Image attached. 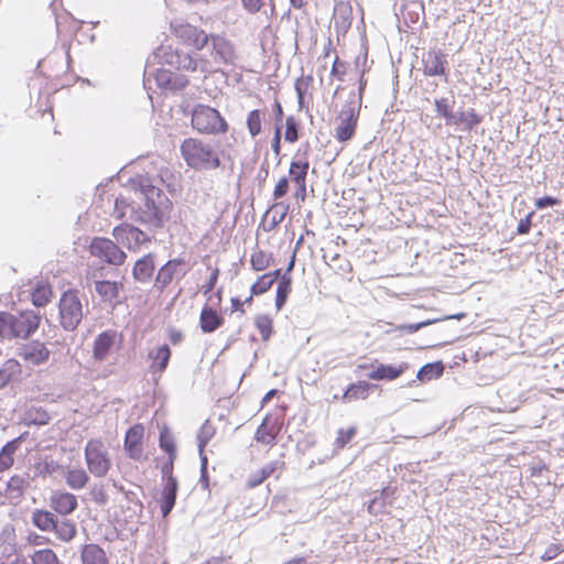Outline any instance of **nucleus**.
Returning <instances> with one entry per match:
<instances>
[{
  "label": "nucleus",
  "mask_w": 564,
  "mask_h": 564,
  "mask_svg": "<svg viewBox=\"0 0 564 564\" xmlns=\"http://www.w3.org/2000/svg\"><path fill=\"white\" fill-rule=\"evenodd\" d=\"M133 187L138 200L120 195L115 200V212L119 217H124L129 213L132 221L149 229L162 228L170 220L172 200L148 177H141Z\"/></svg>",
  "instance_id": "1"
},
{
  "label": "nucleus",
  "mask_w": 564,
  "mask_h": 564,
  "mask_svg": "<svg viewBox=\"0 0 564 564\" xmlns=\"http://www.w3.org/2000/svg\"><path fill=\"white\" fill-rule=\"evenodd\" d=\"M180 151L187 166L195 171H208L220 167V159L212 143L204 142L199 139H185Z\"/></svg>",
  "instance_id": "2"
},
{
  "label": "nucleus",
  "mask_w": 564,
  "mask_h": 564,
  "mask_svg": "<svg viewBox=\"0 0 564 564\" xmlns=\"http://www.w3.org/2000/svg\"><path fill=\"white\" fill-rule=\"evenodd\" d=\"M192 127L204 134H219L228 130L227 121L219 111L202 104L196 105L192 110Z\"/></svg>",
  "instance_id": "3"
},
{
  "label": "nucleus",
  "mask_w": 564,
  "mask_h": 564,
  "mask_svg": "<svg viewBox=\"0 0 564 564\" xmlns=\"http://www.w3.org/2000/svg\"><path fill=\"white\" fill-rule=\"evenodd\" d=\"M58 311L59 322L64 330L74 332L84 317L79 291L68 290L64 292L59 299Z\"/></svg>",
  "instance_id": "4"
},
{
  "label": "nucleus",
  "mask_w": 564,
  "mask_h": 564,
  "mask_svg": "<svg viewBox=\"0 0 564 564\" xmlns=\"http://www.w3.org/2000/svg\"><path fill=\"white\" fill-rule=\"evenodd\" d=\"M85 462L90 474L105 477L111 468L109 452L101 440L93 438L85 446Z\"/></svg>",
  "instance_id": "5"
},
{
  "label": "nucleus",
  "mask_w": 564,
  "mask_h": 564,
  "mask_svg": "<svg viewBox=\"0 0 564 564\" xmlns=\"http://www.w3.org/2000/svg\"><path fill=\"white\" fill-rule=\"evenodd\" d=\"M42 316L34 310L10 313V339H28L39 328Z\"/></svg>",
  "instance_id": "6"
},
{
  "label": "nucleus",
  "mask_w": 564,
  "mask_h": 564,
  "mask_svg": "<svg viewBox=\"0 0 564 564\" xmlns=\"http://www.w3.org/2000/svg\"><path fill=\"white\" fill-rule=\"evenodd\" d=\"M359 109L360 105L357 96L355 93H351L339 113L340 122L335 129V138L339 142H346L355 135Z\"/></svg>",
  "instance_id": "7"
},
{
  "label": "nucleus",
  "mask_w": 564,
  "mask_h": 564,
  "mask_svg": "<svg viewBox=\"0 0 564 564\" xmlns=\"http://www.w3.org/2000/svg\"><path fill=\"white\" fill-rule=\"evenodd\" d=\"M91 256L99 258L110 265H121L127 259V254L111 239L95 237L89 246Z\"/></svg>",
  "instance_id": "8"
},
{
  "label": "nucleus",
  "mask_w": 564,
  "mask_h": 564,
  "mask_svg": "<svg viewBox=\"0 0 564 564\" xmlns=\"http://www.w3.org/2000/svg\"><path fill=\"white\" fill-rule=\"evenodd\" d=\"M184 268L185 261L182 258L166 261L156 272L153 280V289L162 293L174 279L181 280L185 276L186 270Z\"/></svg>",
  "instance_id": "9"
},
{
  "label": "nucleus",
  "mask_w": 564,
  "mask_h": 564,
  "mask_svg": "<svg viewBox=\"0 0 564 564\" xmlns=\"http://www.w3.org/2000/svg\"><path fill=\"white\" fill-rule=\"evenodd\" d=\"M153 58L160 59V64L170 65L175 69H184L195 72L197 69V61L188 53L183 51H172L171 47H159L153 54Z\"/></svg>",
  "instance_id": "10"
},
{
  "label": "nucleus",
  "mask_w": 564,
  "mask_h": 564,
  "mask_svg": "<svg viewBox=\"0 0 564 564\" xmlns=\"http://www.w3.org/2000/svg\"><path fill=\"white\" fill-rule=\"evenodd\" d=\"M172 32L186 45L202 51L209 42L210 34L188 23H171Z\"/></svg>",
  "instance_id": "11"
},
{
  "label": "nucleus",
  "mask_w": 564,
  "mask_h": 564,
  "mask_svg": "<svg viewBox=\"0 0 564 564\" xmlns=\"http://www.w3.org/2000/svg\"><path fill=\"white\" fill-rule=\"evenodd\" d=\"M112 236L118 243H122L129 250H137L151 241L147 232L129 224L116 226L112 229Z\"/></svg>",
  "instance_id": "12"
},
{
  "label": "nucleus",
  "mask_w": 564,
  "mask_h": 564,
  "mask_svg": "<svg viewBox=\"0 0 564 564\" xmlns=\"http://www.w3.org/2000/svg\"><path fill=\"white\" fill-rule=\"evenodd\" d=\"M95 291L101 301L112 310L120 305L126 297L122 296L123 284L117 281L101 280L95 282Z\"/></svg>",
  "instance_id": "13"
},
{
  "label": "nucleus",
  "mask_w": 564,
  "mask_h": 564,
  "mask_svg": "<svg viewBox=\"0 0 564 564\" xmlns=\"http://www.w3.org/2000/svg\"><path fill=\"white\" fill-rule=\"evenodd\" d=\"M447 57L442 50H430L422 54L423 74L425 76H445L447 82Z\"/></svg>",
  "instance_id": "14"
},
{
  "label": "nucleus",
  "mask_w": 564,
  "mask_h": 564,
  "mask_svg": "<svg viewBox=\"0 0 564 564\" xmlns=\"http://www.w3.org/2000/svg\"><path fill=\"white\" fill-rule=\"evenodd\" d=\"M209 41H212V55L217 63L225 65H235L237 61V54L235 45L226 37L219 34H210Z\"/></svg>",
  "instance_id": "15"
},
{
  "label": "nucleus",
  "mask_w": 564,
  "mask_h": 564,
  "mask_svg": "<svg viewBox=\"0 0 564 564\" xmlns=\"http://www.w3.org/2000/svg\"><path fill=\"white\" fill-rule=\"evenodd\" d=\"M144 435V427L141 424H135L128 429L124 436L123 447L133 460H139L143 454L142 440Z\"/></svg>",
  "instance_id": "16"
},
{
  "label": "nucleus",
  "mask_w": 564,
  "mask_h": 564,
  "mask_svg": "<svg viewBox=\"0 0 564 564\" xmlns=\"http://www.w3.org/2000/svg\"><path fill=\"white\" fill-rule=\"evenodd\" d=\"M50 354L51 352L46 346L39 340H33L28 345H23L18 351V355L22 359L33 366H40L46 362L50 358Z\"/></svg>",
  "instance_id": "17"
},
{
  "label": "nucleus",
  "mask_w": 564,
  "mask_h": 564,
  "mask_svg": "<svg viewBox=\"0 0 564 564\" xmlns=\"http://www.w3.org/2000/svg\"><path fill=\"white\" fill-rule=\"evenodd\" d=\"M372 370L367 373V377L371 380L376 381H393L401 377L408 369V362H401L398 366L387 365V364H378L377 366H371Z\"/></svg>",
  "instance_id": "18"
},
{
  "label": "nucleus",
  "mask_w": 564,
  "mask_h": 564,
  "mask_svg": "<svg viewBox=\"0 0 564 564\" xmlns=\"http://www.w3.org/2000/svg\"><path fill=\"white\" fill-rule=\"evenodd\" d=\"M154 258L153 253H147L135 261L132 268V276L137 282L148 284L153 280L155 271Z\"/></svg>",
  "instance_id": "19"
},
{
  "label": "nucleus",
  "mask_w": 564,
  "mask_h": 564,
  "mask_svg": "<svg viewBox=\"0 0 564 564\" xmlns=\"http://www.w3.org/2000/svg\"><path fill=\"white\" fill-rule=\"evenodd\" d=\"M171 348L167 344H163L148 354V358L152 361L149 371L153 376H161L169 366L171 359Z\"/></svg>",
  "instance_id": "20"
},
{
  "label": "nucleus",
  "mask_w": 564,
  "mask_h": 564,
  "mask_svg": "<svg viewBox=\"0 0 564 564\" xmlns=\"http://www.w3.org/2000/svg\"><path fill=\"white\" fill-rule=\"evenodd\" d=\"M117 338V332L107 329L101 332L94 340L93 357L97 361H102L111 351Z\"/></svg>",
  "instance_id": "21"
},
{
  "label": "nucleus",
  "mask_w": 564,
  "mask_h": 564,
  "mask_svg": "<svg viewBox=\"0 0 564 564\" xmlns=\"http://www.w3.org/2000/svg\"><path fill=\"white\" fill-rule=\"evenodd\" d=\"M51 508L61 516L73 513L77 507V498L70 492L55 491L50 498Z\"/></svg>",
  "instance_id": "22"
},
{
  "label": "nucleus",
  "mask_w": 564,
  "mask_h": 564,
  "mask_svg": "<svg viewBox=\"0 0 564 564\" xmlns=\"http://www.w3.org/2000/svg\"><path fill=\"white\" fill-rule=\"evenodd\" d=\"M178 491V481L176 478H170L169 482H164L160 497V508L163 518H167L173 510Z\"/></svg>",
  "instance_id": "23"
},
{
  "label": "nucleus",
  "mask_w": 564,
  "mask_h": 564,
  "mask_svg": "<svg viewBox=\"0 0 564 564\" xmlns=\"http://www.w3.org/2000/svg\"><path fill=\"white\" fill-rule=\"evenodd\" d=\"M279 432L278 421L271 415H265L256 431L254 440L261 444L273 445Z\"/></svg>",
  "instance_id": "24"
},
{
  "label": "nucleus",
  "mask_w": 564,
  "mask_h": 564,
  "mask_svg": "<svg viewBox=\"0 0 564 564\" xmlns=\"http://www.w3.org/2000/svg\"><path fill=\"white\" fill-rule=\"evenodd\" d=\"M224 324V318L216 310L205 305L200 312L199 326L203 333L208 334L215 332Z\"/></svg>",
  "instance_id": "25"
},
{
  "label": "nucleus",
  "mask_w": 564,
  "mask_h": 564,
  "mask_svg": "<svg viewBox=\"0 0 564 564\" xmlns=\"http://www.w3.org/2000/svg\"><path fill=\"white\" fill-rule=\"evenodd\" d=\"M378 386L368 381H358L347 387L343 394L344 402H351L355 400H365L370 391L377 389Z\"/></svg>",
  "instance_id": "26"
},
{
  "label": "nucleus",
  "mask_w": 564,
  "mask_h": 564,
  "mask_svg": "<svg viewBox=\"0 0 564 564\" xmlns=\"http://www.w3.org/2000/svg\"><path fill=\"white\" fill-rule=\"evenodd\" d=\"M83 564H109L106 552L98 544H84L80 549Z\"/></svg>",
  "instance_id": "27"
},
{
  "label": "nucleus",
  "mask_w": 564,
  "mask_h": 564,
  "mask_svg": "<svg viewBox=\"0 0 564 564\" xmlns=\"http://www.w3.org/2000/svg\"><path fill=\"white\" fill-rule=\"evenodd\" d=\"M482 121V116L470 108L466 111L454 112V119L448 126H464L463 130L473 131Z\"/></svg>",
  "instance_id": "28"
},
{
  "label": "nucleus",
  "mask_w": 564,
  "mask_h": 564,
  "mask_svg": "<svg viewBox=\"0 0 564 564\" xmlns=\"http://www.w3.org/2000/svg\"><path fill=\"white\" fill-rule=\"evenodd\" d=\"M56 514L45 509H34L31 514V523L42 532H52Z\"/></svg>",
  "instance_id": "29"
},
{
  "label": "nucleus",
  "mask_w": 564,
  "mask_h": 564,
  "mask_svg": "<svg viewBox=\"0 0 564 564\" xmlns=\"http://www.w3.org/2000/svg\"><path fill=\"white\" fill-rule=\"evenodd\" d=\"M22 442V436L7 442L0 449V473L13 465V455Z\"/></svg>",
  "instance_id": "30"
},
{
  "label": "nucleus",
  "mask_w": 564,
  "mask_h": 564,
  "mask_svg": "<svg viewBox=\"0 0 564 564\" xmlns=\"http://www.w3.org/2000/svg\"><path fill=\"white\" fill-rule=\"evenodd\" d=\"M52 532H54L56 538L61 541L69 542L77 534L76 523L69 519L58 520V518H56Z\"/></svg>",
  "instance_id": "31"
},
{
  "label": "nucleus",
  "mask_w": 564,
  "mask_h": 564,
  "mask_svg": "<svg viewBox=\"0 0 564 564\" xmlns=\"http://www.w3.org/2000/svg\"><path fill=\"white\" fill-rule=\"evenodd\" d=\"M21 373V365L15 359L6 360L0 367V390Z\"/></svg>",
  "instance_id": "32"
},
{
  "label": "nucleus",
  "mask_w": 564,
  "mask_h": 564,
  "mask_svg": "<svg viewBox=\"0 0 564 564\" xmlns=\"http://www.w3.org/2000/svg\"><path fill=\"white\" fill-rule=\"evenodd\" d=\"M283 463L280 460H274L269 464H265L261 467V469L252 475H250L248 479V486L250 488H254L262 484L268 477H270L276 469L282 468Z\"/></svg>",
  "instance_id": "33"
},
{
  "label": "nucleus",
  "mask_w": 564,
  "mask_h": 564,
  "mask_svg": "<svg viewBox=\"0 0 564 564\" xmlns=\"http://www.w3.org/2000/svg\"><path fill=\"white\" fill-rule=\"evenodd\" d=\"M444 369H445V367H444L443 362L440 360L434 361V362H429L419 369V371L416 373V378L422 382L431 381L432 379L440 378L443 375Z\"/></svg>",
  "instance_id": "34"
},
{
  "label": "nucleus",
  "mask_w": 564,
  "mask_h": 564,
  "mask_svg": "<svg viewBox=\"0 0 564 564\" xmlns=\"http://www.w3.org/2000/svg\"><path fill=\"white\" fill-rule=\"evenodd\" d=\"M174 73L164 68H155L153 72L149 69V66L145 67L144 78L150 79L152 76L160 88L169 89L171 85V80L174 78Z\"/></svg>",
  "instance_id": "35"
},
{
  "label": "nucleus",
  "mask_w": 564,
  "mask_h": 564,
  "mask_svg": "<svg viewBox=\"0 0 564 564\" xmlns=\"http://www.w3.org/2000/svg\"><path fill=\"white\" fill-rule=\"evenodd\" d=\"M454 98H437L434 100L435 111L440 117H442L445 120L446 126H448L449 122L454 119Z\"/></svg>",
  "instance_id": "36"
},
{
  "label": "nucleus",
  "mask_w": 564,
  "mask_h": 564,
  "mask_svg": "<svg viewBox=\"0 0 564 564\" xmlns=\"http://www.w3.org/2000/svg\"><path fill=\"white\" fill-rule=\"evenodd\" d=\"M66 484L72 488V489H75V490H79V489H83L88 480H89V476L87 475V473L82 469V468H74V469H69L66 474Z\"/></svg>",
  "instance_id": "37"
},
{
  "label": "nucleus",
  "mask_w": 564,
  "mask_h": 564,
  "mask_svg": "<svg viewBox=\"0 0 564 564\" xmlns=\"http://www.w3.org/2000/svg\"><path fill=\"white\" fill-rule=\"evenodd\" d=\"M310 167L307 161H292L289 169L290 178L295 183L306 182V175Z\"/></svg>",
  "instance_id": "38"
},
{
  "label": "nucleus",
  "mask_w": 564,
  "mask_h": 564,
  "mask_svg": "<svg viewBox=\"0 0 564 564\" xmlns=\"http://www.w3.org/2000/svg\"><path fill=\"white\" fill-rule=\"evenodd\" d=\"M263 118L264 112L260 109H253L248 113L246 123L248 131L252 138L261 133Z\"/></svg>",
  "instance_id": "39"
},
{
  "label": "nucleus",
  "mask_w": 564,
  "mask_h": 564,
  "mask_svg": "<svg viewBox=\"0 0 564 564\" xmlns=\"http://www.w3.org/2000/svg\"><path fill=\"white\" fill-rule=\"evenodd\" d=\"M460 314L459 315H454V316H446L444 318H431V319H425V321H422V322H419V323H413V324H401V325H398L397 326V329L402 332V333H406V334H414L416 333L417 330L426 327V326H430L432 324H435L440 321H444V319H449L452 317L454 318H460Z\"/></svg>",
  "instance_id": "40"
},
{
  "label": "nucleus",
  "mask_w": 564,
  "mask_h": 564,
  "mask_svg": "<svg viewBox=\"0 0 564 564\" xmlns=\"http://www.w3.org/2000/svg\"><path fill=\"white\" fill-rule=\"evenodd\" d=\"M32 564H63L56 553L51 549H42L35 551L31 555Z\"/></svg>",
  "instance_id": "41"
},
{
  "label": "nucleus",
  "mask_w": 564,
  "mask_h": 564,
  "mask_svg": "<svg viewBox=\"0 0 564 564\" xmlns=\"http://www.w3.org/2000/svg\"><path fill=\"white\" fill-rule=\"evenodd\" d=\"M159 444L161 449L164 451L169 457L176 458V445L167 427H163L160 431Z\"/></svg>",
  "instance_id": "42"
},
{
  "label": "nucleus",
  "mask_w": 564,
  "mask_h": 564,
  "mask_svg": "<svg viewBox=\"0 0 564 564\" xmlns=\"http://www.w3.org/2000/svg\"><path fill=\"white\" fill-rule=\"evenodd\" d=\"M273 261V254L257 250L251 254L250 264L254 271L265 270Z\"/></svg>",
  "instance_id": "43"
},
{
  "label": "nucleus",
  "mask_w": 564,
  "mask_h": 564,
  "mask_svg": "<svg viewBox=\"0 0 564 564\" xmlns=\"http://www.w3.org/2000/svg\"><path fill=\"white\" fill-rule=\"evenodd\" d=\"M51 295L52 291L50 286L37 284L31 294L32 303L36 307H43L50 302Z\"/></svg>",
  "instance_id": "44"
},
{
  "label": "nucleus",
  "mask_w": 564,
  "mask_h": 564,
  "mask_svg": "<svg viewBox=\"0 0 564 564\" xmlns=\"http://www.w3.org/2000/svg\"><path fill=\"white\" fill-rule=\"evenodd\" d=\"M215 432V427L210 424L208 420H206L199 427L196 435L198 452H202V447H206L208 442L214 437Z\"/></svg>",
  "instance_id": "45"
},
{
  "label": "nucleus",
  "mask_w": 564,
  "mask_h": 564,
  "mask_svg": "<svg viewBox=\"0 0 564 564\" xmlns=\"http://www.w3.org/2000/svg\"><path fill=\"white\" fill-rule=\"evenodd\" d=\"M254 325L258 328L262 340H269L273 333L272 318L269 315H258L254 318Z\"/></svg>",
  "instance_id": "46"
},
{
  "label": "nucleus",
  "mask_w": 564,
  "mask_h": 564,
  "mask_svg": "<svg viewBox=\"0 0 564 564\" xmlns=\"http://www.w3.org/2000/svg\"><path fill=\"white\" fill-rule=\"evenodd\" d=\"M26 417L29 423L34 425H46L51 421L48 412L41 406L31 408L26 413Z\"/></svg>",
  "instance_id": "47"
},
{
  "label": "nucleus",
  "mask_w": 564,
  "mask_h": 564,
  "mask_svg": "<svg viewBox=\"0 0 564 564\" xmlns=\"http://www.w3.org/2000/svg\"><path fill=\"white\" fill-rule=\"evenodd\" d=\"M28 486H29V476L28 475H24V476L14 475L9 479V481L7 484L8 490L11 494H15V497H20L22 495L23 490Z\"/></svg>",
  "instance_id": "48"
},
{
  "label": "nucleus",
  "mask_w": 564,
  "mask_h": 564,
  "mask_svg": "<svg viewBox=\"0 0 564 564\" xmlns=\"http://www.w3.org/2000/svg\"><path fill=\"white\" fill-rule=\"evenodd\" d=\"M300 124L293 116H289L285 120V132L284 140L290 143H294L300 138Z\"/></svg>",
  "instance_id": "49"
},
{
  "label": "nucleus",
  "mask_w": 564,
  "mask_h": 564,
  "mask_svg": "<svg viewBox=\"0 0 564 564\" xmlns=\"http://www.w3.org/2000/svg\"><path fill=\"white\" fill-rule=\"evenodd\" d=\"M272 280L269 279V275L262 274L258 278V280L251 285L250 293L251 295H261L269 291L272 288Z\"/></svg>",
  "instance_id": "50"
},
{
  "label": "nucleus",
  "mask_w": 564,
  "mask_h": 564,
  "mask_svg": "<svg viewBox=\"0 0 564 564\" xmlns=\"http://www.w3.org/2000/svg\"><path fill=\"white\" fill-rule=\"evenodd\" d=\"M292 288L284 286V285H278L276 286V293H275V307L278 311L282 310V307L285 305L288 297L291 293Z\"/></svg>",
  "instance_id": "51"
},
{
  "label": "nucleus",
  "mask_w": 564,
  "mask_h": 564,
  "mask_svg": "<svg viewBox=\"0 0 564 564\" xmlns=\"http://www.w3.org/2000/svg\"><path fill=\"white\" fill-rule=\"evenodd\" d=\"M387 502L382 496H376L370 500L368 505V512L375 516L382 513L384 511Z\"/></svg>",
  "instance_id": "52"
},
{
  "label": "nucleus",
  "mask_w": 564,
  "mask_h": 564,
  "mask_svg": "<svg viewBox=\"0 0 564 564\" xmlns=\"http://www.w3.org/2000/svg\"><path fill=\"white\" fill-rule=\"evenodd\" d=\"M271 210L273 212L272 226H276L286 216L289 206L283 204H275L272 206Z\"/></svg>",
  "instance_id": "53"
},
{
  "label": "nucleus",
  "mask_w": 564,
  "mask_h": 564,
  "mask_svg": "<svg viewBox=\"0 0 564 564\" xmlns=\"http://www.w3.org/2000/svg\"><path fill=\"white\" fill-rule=\"evenodd\" d=\"M10 313L0 312V337L10 339Z\"/></svg>",
  "instance_id": "54"
},
{
  "label": "nucleus",
  "mask_w": 564,
  "mask_h": 564,
  "mask_svg": "<svg viewBox=\"0 0 564 564\" xmlns=\"http://www.w3.org/2000/svg\"><path fill=\"white\" fill-rule=\"evenodd\" d=\"M289 191V178L286 176H283L276 183L274 189H273V197L275 199L282 198L286 195Z\"/></svg>",
  "instance_id": "55"
},
{
  "label": "nucleus",
  "mask_w": 564,
  "mask_h": 564,
  "mask_svg": "<svg viewBox=\"0 0 564 564\" xmlns=\"http://www.w3.org/2000/svg\"><path fill=\"white\" fill-rule=\"evenodd\" d=\"M561 204V199L553 196H543L535 200V207L538 209H545L547 207L557 206Z\"/></svg>",
  "instance_id": "56"
},
{
  "label": "nucleus",
  "mask_w": 564,
  "mask_h": 564,
  "mask_svg": "<svg viewBox=\"0 0 564 564\" xmlns=\"http://www.w3.org/2000/svg\"><path fill=\"white\" fill-rule=\"evenodd\" d=\"M174 460L175 458L169 457V459L161 467V474L165 482H169L170 478H175L173 476Z\"/></svg>",
  "instance_id": "57"
},
{
  "label": "nucleus",
  "mask_w": 564,
  "mask_h": 564,
  "mask_svg": "<svg viewBox=\"0 0 564 564\" xmlns=\"http://www.w3.org/2000/svg\"><path fill=\"white\" fill-rule=\"evenodd\" d=\"M355 434H356L355 427H349L348 430L340 429L338 431L337 443L340 446H345L354 437Z\"/></svg>",
  "instance_id": "58"
},
{
  "label": "nucleus",
  "mask_w": 564,
  "mask_h": 564,
  "mask_svg": "<svg viewBox=\"0 0 564 564\" xmlns=\"http://www.w3.org/2000/svg\"><path fill=\"white\" fill-rule=\"evenodd\" d=\"M534 212H530L523 219H521L517 227L518 235H527L531 229V218Z\"/></svg>",
  "instance_id": "59"
},
{
  "label": "nucleus",
  "mask_w": 564,
  "mask_h": 564,
  "mask_svg": "<svg viewBox=\"0 0 564 564\" xmlns=\"http://www.w3.org/2000/svg\"><path fill=\"white\" fill-rule=\"evenodd\" d=\"M272 110H273V115H274V119H275L274 127H279L280 129H282L283 128L282 121H283L284 112H283L282 105L278 99L274 100Z\"/></svg>",
  "instance_id": "60"
},
{
  "label": "nucleus",
  "mask_w": 564,
  "mask_h": 564,
  "mask_svg": "<svg viewBox=\"0 0 564 564\" xmlns=\"http://www.w3.org/2000/svg\"><path fill=\"white\" fill-rule=\"evenodd\" d=\"M188 85V79L183 76L175 74L173 80H171V85L169 87L170 90H181Z\"/></svg>",
  "instance_id": "61"
},
{
  "label": "nucleus",
  "mask_w": 564,
  "mask_h": 564,
  "mask_svg": "<svg viewBox=\"0 0 564 564\" xmlns=\"http://www.w3.org/2000/svg\"><path fill=\"white\" fill-rule=\"evenodd\" d=\"M25 540L30 545H43L50 541L47 538L40 535L34 531L29 532Z\"/></svg>",
  "instance_id": "62"
},
{
  "label": "nucleus",
  "mask_w": 564,
  "mask_h": 564,
  "mask_svg": "<svg viewBox=\"0 0 564 564\" xmlns=\"http://www.w3.org/2000/svg\"><path fill=\"white\" fill-rule=\"evenodd\" d=\"M218 275H219V270L215 269L212 272L207 283L205 285H203L204 294H207V293H209V292H212L214 290V288H215V285L217 283V280H218Z\"/></svg>",
  "instance_id": "63"
},
{
  "label": "nucleus",
  "mask_w": 564,
  "mask_h": 564,
  "mask_svg": "<svg viewBox=\"0 0 564 564\" xmlns=\"http://www.w3.org/2000/svg\"><path fill=\"white\" fill-rule=\"evenodd\" d=\"M243 8L250 12L256 13L261 9L262 0H241Z\"/></svg>",
  "instance_id": "64"
}]
</instances>
